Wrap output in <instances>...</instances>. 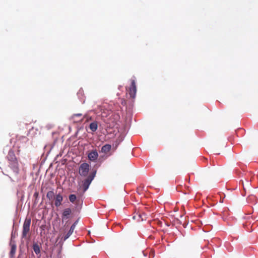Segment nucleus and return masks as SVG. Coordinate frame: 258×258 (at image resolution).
Listing matches in <instances>:
<instances>
[{"mask_svg":"<svg viewBox=\"0 0 258 258\" xmlns=\"http://www.w3.org/2000/svg\"><path fill=\"white\" fill-rule=\"evenodd\" d=\"M111 149V146L109 144L104 145L101 148V152L104 154L108 153Z\"/></svg>","mask_w":258,"mask_h":258,"instance_id":"nucleus-10","label":"nucleus"},{"mask_svg":"<svg viewBox=\"0 0 258 258\" xmlns=\"http://www.w3.org/2000/svg\"><path fill=\"white\" fill-rule=\"evenodd\" d=\"M72 213V211L70 208H66L64 209L61 216L62 221H63L64 219H68Z\"/></svg>","mask_w":258,"mask_h":258,"instance_id":"nucleus-7","label":"nucleus"},{"mask_svg":"<svg viewBox=\"0 0 258 258\" xmlns=\"http://www.w3.org/2000/svg\"><path fill=\"white\" fill-rule=\"evenodd\" d=\"M89 128L93 132H95L97 131L98 128V123L97 121H95L91 122L89 124Z\"/></svg>","mask_w":258,"mask_h":258,"instance_id":"nucleus-11","label":"nucleus"},{"mask_svg":"<svg viewBox=\"0 0 258 258\" xmlns=\"http://www.w3.org/2000/svg\"><path fill=\"white\" fill-rule=\"evenodd\" d=\"M33 249L36 254H38L40 253V248L37 243H35L33 244Z\"/></svg>","mask_w":258,"mask_h":258,"instance_id":"nucleus-14","label":"nucleus"},{"mask_svg":"<svg viewBox=\"0 0 258 258\" xmlns=\"http://www.w3.org/2000/svg\"><path fill=\"white\" fill-rule=\"evenodd\" d=\"M54 205L56 207H59L61 205L63 201V197L60 193L55 195L54 199Z\"/></svg>","mask_w":258,"mask_h":258,"instance_id":"nucleus-6","label":"nucleus"},{"mask_svg":"<svg viewBox=\"0 0 258 258\" xmlns=\"http://www.w3.org/2000/svg\"><path fill=\"white\" fill-rule=\"evenodd\" d=\"M7 159L9 160V162H12L14 161L17 160L15 153L12 150H10L9 151L8 156H7Z\"/></svg>","mask_w":258,"mask_h":258,"instance_id":"nucleus-9","label":"nucleus"},{"mask_svg":"<svg viewBox=\"0 0 258 258\" xmlns=\"http://www.w3.org/2000/svg\"><path fill=\"white\" fill-rule=\"evenodd\" d=\"M96 170H92L88 175V176L82 181V184L81 186L83 188V192H85L89 188L92 181L94 179L96 176Z\"/></svg>","mask_w":258,"mask_h":258,"instance_id":"nucleus-1","label":"nucleus"},{"mask_svg":"<svg viewBox=\"0 0 258 258\" xmlns=\"http://www.w3.org/2000/svg\"><path fill=\"white\" fill-rule=\"evenodd\" d=\"M139 216L141 218L142 220L146 219V215L144 213H143L142 215L140 214Z\"/></svg>","mask_w":258,"mask_h":258,"instance_id":"nucleus-18","label":"nucleus"},{"mask_svg":"<svg viewBox=\"0 0 258 258\" xmlns=\"http://www.w3.org/2000/svg\"><path fill=\"white\" fill-rule=\"evenodd\" d=\"M75 225H72L68 232L64 236L63 240H67L73 233L75 229Z\"/></svg>","mask_w":258,"mask_h":258,"instance_id":"nucleus-13","label":"nucleus"},{"mask_svg":"<svg viewBox=\"0 0 258 258\" xmlns=\"http://www.w3.org/2000/svg\"><path fill=\"white\" fill-rule=\"evenodd\" d=\"M69 198L70 202L73 203L76 201L77 197L75 195L72 194L69 196Z\"/></svg>","mask_w":258,"mask_h":258,"instance_id":"nucleus-17","label":"nucleus"},{"mask_svg":"<svg viewBox=\"0 0 258 258\" xmlns=\"http://www.w3.org/2000/svg\"><path fill=\"white\" fill-rule=\"evenodd\" d=\"M9 166L16 174L19 173V164L17 160L9 162Z\"/></svg>","mask_w":258,"mask_h":258,"instance_id":"nucleus-5","label":"nucleus"},{"mask_svg":"<svg viewBox=\"0 0 258 258\" xmlns=\"http://www.w3.org/2000/svg\"><path fill=\"white\" fill-rule=\"evenodd\" d=\"M16 245L15 244L12 245L11 249V251H10V256L11 257H13L16 253Z\"/></svg>","mask_w":258,"mask_h":258,"instance_id":"nucleus-15","label":"nucleus"},{"mask_svg":"<svg viewBox=\"0 0 258 258\" xmlns=\"http://www.w3.org/2000/svg\"><path fill=\"white\" fill-rule=\"evenodd\" d=\"M55 195L54 192L52 190H50L47 192L46 194V198L49 200V201H51V203L53 202L54 200Z\"/></svg>","mask_w":258,"mask_h":258,"instance_id":"nucleus-12","label":"nucleus"},{"mask_svg":"<svg viewBox=\"0 0 258 258\" xmlns=\"http://www.w3.org/2000/svg\"><path fill=\"white\" fill-rule=\"evenodd\" d=\"M78 220H76L74 223L73 224V225H75V228L76 227L77 224H78Z\"/></svg>","mask_w":258,"mask_h":258,"instance_id":"nucleus-20","label":"nucleus"},{"mask_svg":"<svg viewBox=\"0 0 258 258\" xmlns=\"http://www.w3.org/2000/svg\"><path fill=\"white\" fill-rule=\"evenodd\" d=\"M154 256V251H151V252L150 253L149 257L152 258Z\"/></svg>","mask_w":258,"mask_h":258,"instance_id":"nucleus-19","label":"nucleus"},{"mask_svg":"<svg viewBox=\"0 0 258 258\" xmlns=\"http://www.w3.org/2000/svg\"><path fill=\"white\" fill-rule=\"evenodd\" d=\"M82 116V113H76V114H74L72 116V118L76 122H78V121H82L83 119L81 118L79 120H76V118L77 117H81Z\"/></svg>","mask_w":258,"mask_h":258,"instance_id":"nucleus-16","label":"nucleus"},{"mask_svg":"<svg viewBox=\"0 0 258 258\" xmlns=\"http://www.w3.org/2000/svg\"><path fill=\"white\" fill-rule=\"evenodd\" d=\"M88 159L92 161L96 160L98 157V154L97 151L95 150L90 152L88 155Z\"/></svg>","mask_w":258,"mask_h":258,"instance_id":"nucleus-8","label":"nucleus"},{"mask_svg":"<svg viewBox=\"0 0 258 258\" xmlns=\"http://www.w3.org/2000/svg\"><path fill=\"white\" fill-rule=\"evenodd\" d=\"M89 120H91V117H90L89 118L87 119V121H89Z\"/></svg>","mask_w":258,"mask_h":258,"instance_id":"nucleus-21","label":"nucleus"},{"mask_svg":"<svg viewBox=\"0 0 258 258\" xmlns=\"http://www.w3.org/2000/svg\"><path fill=\"white\" fill-rule=\"evenodd\" d=\"M89 169V165L87 163H83L79 167V173L81 176L85 177L87 175Z\"/></svg>","mask_w":258,"mask_h":258,"instance_id":"nucleus-3","label":"nucleus"},{"mask_svg":"<svg viewBox=\"0 0 258 258\" xmlns=\"http://www.w3.org/2000/svg\"><path fill=\"white\" fill-rule=\"evenodd\" d=\"M136 92L137 88L135 81L134 80H132L131 81V87L129 88L128 94L131 98H134L136 96Z\"/></svg>","mask_w":258,"mask_h":258,"instance_id":"nucleus-4","label":"nucleus"},{"mask_svg":"<svg viewBox=\"0 0 258 258\" xmlns=\"http://www.w3.org/2000/svg\"><path fill=\"white\" fill-rule=\"evenodd\" d=\"M31 218L26 217L23 225L22 236L23 238H26L30 232V227L31 224Z\"/></svg>","mask_w":258,"mask_h":258,"instance_id":"nucleus-2","label":"nucleus"}]
</instances>
